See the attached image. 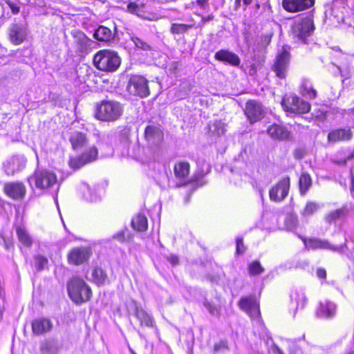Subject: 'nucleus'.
<instances>
[{
	"label": "nucleus",
	"mask_w": 354,
	"mask_h": 354,
	"mask_svg": "<svg viewBox=\"0 0 354 354\" xmlns=\"http://www.w3.org/2000/svg\"><path fill=\"white\" fill-rule=\"evenodd\" d=\"M267 133H288L284 131L283 128L278 124H272L269 126L267 129Z\"/></svg>",
	"instance_id": "37998d69"
},
{
	"label": "nucleus",
	"mask_w": 354,
	"mask_h": 354,
	"mask_svg": "<svg viewBox=\"0 0 354 354\" xmlns=\"http://www.w3.org/2000/svg\"><path fill=\"white\" fill-rule=\"evenodd\" d=\"M91 275L93 282L99 286H103L108 280L106 272L100 268H95Z\"/></svg>",
	"instance_id": "c756f323"
},
{
	"label": "nucleus",
	"mask_w": 354,
	"mask_h": 354,
	"mask_svg": "<svg viewBox=\"0 0 354 354\" xmlns=\"http://www.w3.org/2000/svg\"><path fill=\"white\" fill-rule=\"evenodd\" d=\"M221 348H227V343L225 342H220L218 344H216L214 346V351L217 352Z\"/></svg>",
	"instance_id": "8fccbe9b"
},
{
	"label": "nucleus",
	"mask_w": 354,
	"mask_h": 354,
	"mask_svg": "<svg viewBox=\"0 0 354 354\" xmlns=\"http://www.w3.org/2000/svg\"><path fill=\"white\" fill-rule=\"evenodd\" d=\"M348 213V209L346 206H343L339 209L331 211L326 214L324 220L327 223H332L346 216Z\"/></svg>",
	"instance_id": "393cba45"
},
{
	"label": "nucleus",
	"mask_w": 354,
	"mask_h": 354,
	"mask_svg": "<svg viewBox=\"0 0 354 354\" xmlns=\"http://www.w3.org/2000/svg\"><path fill=\"white\" fill-rule=\"evenodd\" d=\"M5 241V245H6V248L7 250H10V248H13V243L12 241H6V240H4Z\"/></svg>",
	"instance_id": "680f3d73"
},
{
	"label": "nucleus",
	"mask_w": 354,
	"mask_h": 354,
	"mask_svg": "<svg viewBox=\"0 0 354 354\" xmlns=\"http://www.w3.org/2000/svg\"><path fill=\"white\" fill-rule=\"evenodd\" d=\"M262 104L255 100H249L245 104V114L250 123L256 122L264 116Z\"/></svg>",
	"instance_id": "9b49d317"
},
{
	"label": "nucleus",
	"mask_w": 354,
	"mask_h": 354,
	"mask_svg": "<svg viewBox=\"0 0 354 354\" xmlns=\"http://www.w3.org/2000/svg\"><path fill=\"white\" fill-rule=\"evenodd\" d=\"M127 10L130 13L138 15L140 8L136 3H130L127 6Z\"/></svg>",
	"instance_id": "49530a36"
},
{
	"label": "nucleus",
	"mask_w": 354,
	"mask_h": 354,
	"mask_svg": "<svg viewBox=\"0 0 354 354\" xmlns=\"http://www.w3.org/2000/svg\"><path fill=\"white\" fill-rule=\"evenodd\" d=\"M214 57L216 59L225 62L234 66H239L241 64L239 57L234 53L227 50H220L217 51Z\"/></svg>",
	"instance_id": "412c9836"
},
{
	"label": "nucleus",
	"mask_w": 354,
	"mask_h": 354,
	"mask_svg": "<svg viewBox=\"0 0 354 354\" xmlns=\"http://www.w3.org/2000/svg\"><path fill=\"white\" fill-rule=\"evenodd\" d=\"M333 67L335 69L334 71V73L336 75L337 73L340 74V75L344 79H348L351 76V72L348 68L342 69L339 66H337L333 64Z\"/></svg>",
	"instance_id": "79ce46f5"
},
{
	"label": "nucleus",
	"mask_w": 354,
	"mask_h": 354,
	"mask_svg": "<svg viewBox=\"0 0 354 354\" xmlns=\"http://www.w3.org/2000/svg\"><path fill=\"white\" fill-rule=\"evenodd\" d=\"M236 8L241 6V0H235Z\"/></svg>",
	"instance_id": "774afa93"
},
{
	"label": "nucleus",
	"mask_w": 354,
	"mask_h": 354,
	"mask_svg": "<svg viewBox=\"0 0 354 354\" xmlns=\"http://www.w3.org/2000/svg\"><path fill=\"white\" fill-rule=\"evenodd\" d=\"M16 233L19 241L25 247L30 248L32 245V239L26 229L21 226L16 228Z\"/></svg>",
	"instance_id": "a878e982"
},
{
	"label": "nucleus",
	"mask_w": 354,
	"mask_h": 354,
	"mask_svg": "<svg viewBox=\"0 0 354 354\" xmlns=\"http://www.w3.org/2000/svg\"><path fill=\"white\" fill-rule=\"evenodd\" d=\"M315 0H283V8L288 12H296L312 7Z\"/></svg>",
	"instance_id": "dca6fc26"
},
{
	"label": "nucleus",
	"mask_w": 354,
	"mask_h": 354,
	"mask_svg": "<svg viewBox=\"0 0 354 354\" xmlns=\"http://www.w3.org/2000/svg\"><path fill=\"white\" fill-rule=\"evenodd\" d=\"M35 259V266L37 271H40L44 269V268L47 265L48 263V259L40 254L36 255L34 257Z\"/></svg>",
	"instance_id": "a19ab883"
},
{
	"label": "nucleus",
	"mask_w": 354,
	"mask_h": 354,
	"mask_svg": "<svg viewBox=\"0 0 354 354\" xmlns=\"http://www.w3.org/2000/svg\"><path fill=\"white\" fill-rule=\"evenodd\" d=\"M133 315L139 320L141 326L149 328H153L155 326V322L153 317L149 315L142 307L137 303L133 302Z\"/></svg>",
	"instance_id": "aec40b11"
},
{
	"label": "nucleus",
	"mask_w": 354,
	"mask_h": 354,
	"mask_svg": "<svg viewBox=\"0 0 354 354\" xmlns=\"http://www.w3.org/2000/svg\"><path fill=\"white\" fill-rule=\"evenodd\" d=\"M5 193L14 200H21L26 195V187L22 183L12 182L4 185Z\"/></svg>",
	"instance_id": "f3484780"
},
{
	"label": "nucleus",
	"mask_w": 354,
	"mask_h": 354,
	"mask_svg": "<svg viewBox=\"0 0 354 354\" xmlns=\"http://www.w3.org/2000/svg\"><path fill=\"white\" fill-rule=\"evenodd\" d=\"M97 197L96 196H91L89 200L92 202H95L97 201Z\"/></svg>",
	"instance_id": "69168bd1"
},
{
	"label": "nucleus",
	"mask_w": 354,
	"mask_h": 354,
	"mask_svg": "<svg viewBox=\"0 0 354 354\" xmlns=\"http://www.w3.org/2000/svg\"><path fill=\"white\" fill-rule=\"evenodd\" d=\"M305 244L306 247L313 250L322 249L328 250L333 252H336L340 254L344 253V248L347 247L346 243L341 245H334L328 241L316 238H311L306 239L302 236H299Z\"/></svg>",
	"instance_id": "6e6552de"
},
{
	"label": "nucleus",
	"mask_w": 354,
	"mask_h": 354,
	"mask_svg": "<svg viewBox=\"0 0 354 354\" xmlns=\"http://www.w3.org/2000/svg\"><path fill=\"white\" fill-rule=\"evenodd\" d=\"M348 113L351 118L349 127L354 129V107L351 109H348Z\"/></svg>",
	"instance_id": "864d4df0"
},
{
	"label": "nucleus",
	"mask_w": 354,
	"mask_h": 354,
	"mask_svg": "<svg viewBox=\"0 0 354 354\" xmlns=\"http://www.w3.org/2000/svg\"><path fill=\"white\" fill-rule=\"evenodd\" d=\"M71 35L77 50L81 53H87L91 48L93 41L79 30H73Z\"/></svg>",
	"instance_id": "ddd939ff"
},
{
	"label": "nucleus",
	"mask_w": 354,
	"mask_h": 354,
	"mask_svg": "<svg viewBox=\"0 0 354 354\" xmlns=\"http://www.w3.org/2000/svg\"><path fill=\"white\" fill-rule=\"evenodd\" d=\"M67 289L72 301L77 304L88 301L92 296L91 289L80 277H73L68 282Z\"/></svg>",
	"instance_id": "f03ea898"
},
{
	"label": "nucleus",
	"mask_w": 354,
	"mask_h": 354,
	"mask_svg": "<svg viewBox=\"0 0 354 354\" xmlns=\"http://www.w3.org/2000/svg\"><path fill=\"white\" fill-rule=\"evenodd\" d=\"M315 29L313 21L310 17H305L295 23L292 31L295 38L304 44L307 43V38L310 37Z\"/></svg>",
	"instance_id": "39448f33"
},
{
	"label": "nucleus",
	"mask_w": 354,
	"mask_h": 354,
	"mask_svg": "<svg viewBox=\"0 0 354 354\" xmlns=\"http://www.w3.org/2000/svg\"><path fill=\"white\" fill-rule=\"evenodd\" d=\"M290 298L292 302L296 303V310H298L299 308L302 309L304 308L307 299L302 290H295L293 293H292Z\"/></svg>",
	"instance_id": "2f4dec72"
},
{
	"label": "nucleus",
	"mask_w": 354,
	"mask_h": 354,
	"mask_svg": "<svg viewBox=\"0 0 354 354\" xmlns=\"http://www.w3.org/2000/svg\"><path fill=\"white\" fill-rule=\"evenodd\" d=\"M204 306L207 309V310L213 315H217L218 314V310L216 307L213 306L208 301L205 300L203 303Z\"/></svg>",
	"instance_id": "c03bdc74"
},
{
	"label": "nucleus",
	"mask_w": 354,
	"mask_h": 354,
	"mask_svg": "<svg viewBox=\"0 0 354 354\" xmlns=\"http://www.w3.org/2000/svg\"><path fill=\"white\" fill-rule=\"evenodd\" d=\"M113 239L122 243L126 240L125 238V230H122L113 235Z\"/></svg>",
	"instance_id": "de8ad7c7"
},
{
	"label": "nucleus",
	"mask_w": 354,
	"mask_h": 354,
	"mask_svg": "<svg viewBox=\"0 0 354 354\" xmlns=\"http://www.w3.org/2000/svg\"><path fill=\"white\" fill-rule=\"evenodd\" d=\"M97 156V149L93 147L88 151L82 153L81 156L72 158L69 161L71 167L77 169L84 165L95 160Z\"/></svg>",
	"instance_id": "2eb2a0df"
},
{
	"label": "nucleus",
	"mask_w": 354,
	"mask_h": 354,
	"mask_svg": "<svg viewBox=\"0 0 354 354\" xmlns=\"http://www.w3.org/2000/svg\"><path fill=\"white\" fill-rule=\"evenodd\" d=\"M319 208V205L315 202L308 201L307 202L304 209H303L301 214L304 216H308L315 213Z\"/></svg>",
	"instance_id": "4c0bfd02"
},
{
	"label": "nucleus",
	"mask_w": 354,
	"mask_h": 354,
	"mask_svg": "<svg viewBox=\"0 0 354 354\" xmlns=\"http://www.w3.org/2000/svg\"><path fill=\"white\" fill-rule=\"evenodd\" d=\"M189 171V165L186 162H180L174 166V173L177 178H183L186 177Z\"/></svg>",
	"instance_id": "f704fd0d"
},
{
	"label": "nucleus",
	"mask_w": 354,
	"mask_h": 354,
	"mask_svg": "<svg viewBox=\"0 0 354 354\" xmlns=\"http://www.w3.org/2000/svg\"><path fill=\"white\" fill-rule=\"evenodd\" d=\"M264 271L263 268L257 261H253L248 266V272L250 275H258Z\"/></svg>",
	"instance_id": "ea45409f"
},
{
	"label": "nucleus",
	"mask_w": 354,
	"mask_h": 354,
	"mask_svg": "<svg viewBox=\"0 0 354 354\" xmlns=\"http://www.w3.org/2000/svg\"><path fill=\"white\" fill-rule=\"evenodd\" d=\"M283 110L289 113H306L310 109V104L295 95L283 97L281 101Z\"/></svg>",
	"instance_id": "20e7f679"
},
{
	"label": "nucleus",
	"mask_w": 354,
	"mask_h": 354,
	"mask_svg": "<svg viewBox=\"0 0 354 354\" xmlns=\"http://www.w3.org/2000/svg\"><path fill=\"white\" fill-rule=\"evenodd\" d=\"M39 349L42 354H57L59 346L55 341L46 339L41 343Z\"/></svg>",
	"instance_id": "cd10ccee"
},
{
	"label": "nucleus",
	"mask_w": 354,
	"mask_h": 354,
	"mask_svg": "<svg viewBox=\"0 0 354 354\" xmlns=\"http://www.w3.org/2000/svg\"><path fill=\"white\" fill-rule=\"evenodd\" d=\"M299 185L301 194L305 195L312 185L310 176L306 172H303L300 176Z\"/></svg>",
	"instance_id": "7c9ffc66"
},
{
	"label": "nucleus",
	"mask_w": 354,
	"mask_h": 354,
	"mask_svg": "<svg viewBox=\"0 0 354 354\" xmlns=\"http://www.w3.org/2000/svg\"><path fill=\"white\" fill-rule=\"evenodd\" d=\"M354 158V151L347 157V160Z\"/></svg>",
	"instance_id": "338daca9"
},
{
	"label": "nucleus",
	"mask_w": 354,
	"mask_h": 354,
	"mask_svg": "<svg viewBox=\"0 0 354 354\" xmlns=\"http://www.w3.org/2000/svg\"><path fill=\"white\" fill-rule=\"evenodd\" d=\"M30 185L35 183L38 189H46L53 186L57 182L56 175L47 169H37L35 174L28 178Z\"/></svg>",
	"instance_id": "0eeeda50"
},
{
	"label": "nucleus",
	"mask_w": 354,
	"mask_h": 354,
	"mask_svg": "<svg viewBox=\"0 0 354 354\" xmlns=\"http://www.w3.org/2000/svg\"><path fill=\"white\" fill-rule=\"evenodd\" d=\"M337 306L335 303L330 301H322L317 311L319 317L331 319L336 313Z\"/></svg>",
	"instance_id": "4be33fe9"
},
{
	"label": "nucleus",
	"mask_w": 354,
	"mask_h": 354,
	"mask_svg": "<svg viewBox=\"0 0 354 354\" xmlns=\"http://www.w3.org/2000/svg\"><path fill=\"white\" fill-rule=\"evenodd\" d=\"M145 133H156V132L155 131L153 127L147 126V127H146V128L145 129Z\"/></svg>",
	"instance_id": "052dcab7"
},
{
	"label": "nucleus",
	"mask_w": 354,
	"mask_h": 354,
	"mask_svg": "<svg viewBox=\"0 0 354 354\" xmlns=\"http://www.w3.org/2000/svg\"><path fill=\"white\" fill-rule=\"evenodd\" d=\"M122 113V107L119 102L103 101L96 109L95 116L103 121H114Z\"/></svg>",
	"instance_id": "7ed1b4c3"
},
{
	"label": "nucleus",
	"mask_w": 354,
	"mask_h": 354,
	"mask_svg": "<svg viewBox=\"0 0 354 354\" xmlns=\"http://www.w3.org/2000/svg\"><path fill=\"white\" fill-rule=\"evenodd\" d=\"M127 88L130 94L142 98L147 97L150 93L148 80L142 75H132L129 80Z\"/></svg>",
	"instance_id": "423d86ee"
},
{
	"label": "nucleus",
	"mask_w": 354,
	"mask_h": 354,
	"mask_svg": "<svg viewBox=\"0 0 354 354\" xmlns=\"http://www.w3.org/2000/svg\"><path fill=\"white\" fill-rule=\"evenodd\" d=\"M288 134H270L271 138L272 139H283L284 138H286Z\"/></svg>",
	"instance_id": "4d7b16f0"
},
{
	"label": "nucleus",
	"mask_w": 354,
	"mask_h": 354,
	"mask_svg": "<svg viewBox=\"0 0 354 354\" xmlns=\"http://www.w3.org/2000/svg\"><path fill=\"white\" fill-rule=\"evenodd\" d=\"M141 139L144 140L147 147L155 149L158 147L163 140L162 134H142ZM140 138L138 137V141L140 142Z\"/></svg>",
	"instance_id": "b1692460"
},
{
	"label": "nucleus",
	"mask_w": 354,
	"mask_h": 354,
	"mask_svg": "<svg viewBox=\"0 0 354 354\" xmlns=\"http://www.w3.org/2000/svg\"><path fill=\"white\" fill-rule=\"evenodd\" d=\"M295 156L297 159H301L304 157V153L302 150L297 149L295 151Z\"/></svg>",
	"instance_id": "13d9d810"
},
{
	"label": "nucleus",
	"mask_w": 354,
	"mask_h": 354,
	"mask_svg": "<svg viewBox=\"0 0 354 354\" xmlns=\"http://www.w3.org/2000/svg\"><path fill=\"white\" fill-rule=\"evenodd\" d=\"M317 274L318 277H319L321 279H325L326 277V272L323 268H319L317 270Z\"/></svg>",
	"instance_id": "5fc2aeb1"
},
{
	"label": "nucleus",
	"mask_w": 354,
	"mask_h": 354,
	"mask_svg": "<svg viewBox=\"0 0 354 354\" xmlns=\"http://www.w3.org/2000/svg\"><path fill=\"white\" fill-rule=\"evenodd\" d=\"M131 225L137 231L145 232L148 226L147 218L144 214L140 213L132 218Z\"/></svg>",
	"instance_id": "bb28decb"
},
{
	"label": "nucleus",
	"mask_w": 354,
	"mask_h": 354,
	"mask_svg": "<svg viewBox=\"0 0 354 354\" xmlns=\"http://www.w3.org/2000/svg\"><path fill=\"white\" fill-rule=\"evenodd\" d=\"M94 38L100 41L109 42L112 41L115 37V32L104 26H99L94 32Z\"/></svg>",
	"instance_id": "5701e85b"
},
{
	"label": "nucleus",
	"mask_w": 354,
	"mask_h": 354,
	"mask_svg": "<svg viewBox=\"0 0 354 354\" xmlns=\"http://www.w3.org/2000/svg\"><path fill=\"white\" fill-rule=\"evenodd\" d=\"M239 306L252 319H257L260 316L259 304L254 296L242 297L239 302Z\"/></svg>",
	"instance_id": "4468645a"
},
{
	"label": "nucleus",
	"mask_w": 354,
	"mask_h": 354,
	"mask_svg": "<svg viewBox=\"0 0 354 354\" xmlns=\"http://www.w3.org/2000/svg\"><path fill=\"white\" fill-rule=\"evenodd\" d=\"M257 66L255 64H252L250 66L248 70V75L250 76H254L257 74Z\"/></svg>",
	"instance_id": "603ef678"
},
{
	"label": "nucleus",
	"mask_w": 354,
	"mask_h": 354,
	"mask_svg": "<svg viewBox=\"0 0 354 354\" xmlns=\"http://www.w3.org/2000/svg\"><path fill=\"white\" fill-rule=\"evenodd\" d=\"M27 27L24 23H12L9 27V39L15 45L24 42L27 36Z\"/></svg>",
	"instance_id": "f8f14e48"
},
{
	"label": "nucleus",
	"mask_w": 354,
	"mask_h": 354,
	"mask_svg": "<svg viewBox=\"0 0 354 354\" xmlns=\"http://www.w3.org/2000/svg\"><path fill=\"white\" fill-rule=\"evenodd\" d=\"M213 19H214V16L212 15H209L207 17H203L202 21L204 23H206V22L213 20Z\"/></svg>",
	"instance_id": "bf43d9fd"
},
{
	"label": "nucleus",
	"mask_w": 354,
	"mask_h": 354,
	"mask_svg": "<svg viewBox=\"0 0 354 354\" xmlns=\"http://www.w3.org/2000/svg\"><path fill=\"white\" fill-rule=\"evenodd\" d=\"M91 255L90 251L86 248H76L71 250L68 254L69 263L75 266L80 265L86 261Z\"/></svg>",
	"instance_id": "a211bd4d"
},
{
	"label": "nucleus",
	"mask_w": 354,
	"mask_h": 354,
	"mask_svg": "<svg viewBox=\"0 0 354 354\" xmlns=\"http://www.w3.org/2000/svg\"><path fill=\"white\" fill-rule=\"evenodd\" d=\"M290 53L286 49L283 50L277 55L272 70L276 76L280 79H285L288 72L290 63Z\"/></svg>",
	"instance_id": "1a4fd4ad"
},
{
	"label": "nucleus",
	"mask_w": 354,
	"mask_h": 354,
	"mask_svg": "<svg viewBox=\"0 0 354 354\" xmlns=\"http://www.w3.org/2000/svg\"><path fill=\"white\" fill-rule=\"evenodd\" d=\"M327 144H334L339 141L349 140L351 138V134H327Z\"/></svg>",
	"instance_id": "e433bc0d"
},
{
	"label": "nucleus",
	"mask_w": 354,
	"mask_h": 354,
	"mask_svg": "<svg viewBox=\"0 0 354 354\" xmlns=\"http://www.w3.org/2000/svg\"><path fill=\"white\" fill-rule=\"evenodd\" d=\"M209 0H197L196 3L200 8L206 9L209 6Z\"/></svg>",
	"instance_id": "3c124183"
},
{
	"label": "nucleus",
	"mask_w": 354,
	"mask_h": 354,
	"mask_svg": "<svg viewBox=\"0 0 354 354\" xmlns=\"http://www.w3.org/2000/svg\"><path fill=\"white\" fill-rule=\"evenodd\" d=\"M53 326V322L47 318H38L32 322V333L37 335L50 332Z\"/></svg>",
	"instance_id": "6ab92c4d"
},
{
	"label": "nucleus",
	"mask_w": 354,
	"mask_h": 354,
	"mask_svg": "<svg viewBox=\"0 0 354 354\" xmlns=\"http://www.w3.org/2000/svg\"><path fill=\"white\" fill-rule=\"evenodd\" d=\"M69 140L75 150L82 148L87 143V139L84 134H71Z\"/></svg>",
	"instance_id": "473e14b6"
},
{
	"label": "nucleus",
	"mask_w": 354,
	"mask_h": 354,
	"mask_svg": "<svg viewBox=\"0 0 354 354\" xmlns=\"http://www.w3.org/2000/svg\"><path fill=\"white\" fill-rule=\"evenodd\" d=\"M290 188V178H282L269 192L270 198L274 202L283 201L288 194Z\"/></svg>",
	"instance_id": "9d476101"
},
{
	"label": "nucleus",
	"mask_w": 354,
	"mask_h": 354,
	"mask_svg": "<svg viewBox=\"0 0 354 354\" xmlns=\"http://www.w3.org/2000/svg\"><path fill=\"white\" fill-rule=\"evenodd\" d=\"M300 93L308 99H315L317 97V91L314 89L312 83L308 80H304L300 88Z\"/></svg>",
	"instance_id": "c85d7f7f"
},
{
	"label": "nucleus",
	"mask_w": 354,
	"mask_h": 354,
	"mask_svg": "<svg viewBox=\"0 0 354 354\" xmlns=\"http://www.w3.org/2000/svg\"><path fill=\"white\" fill-rule=\"evenodd\" d=\"M290 220L291 223H292V225L295 226L297 225V218L296 217L292 216L290 218Z\"/></svg>",
	"instance_id": "e2e57ef3"
},
{
	"label": "nucleus",
	"mask_w": 354,
	"mask_h": 354,
	"mask_svg": "<svg viewBox=\"0 0 354 354\" xmlns=\"http://www.w3.org/2000/svg\"><path fill=\"white\" fill-rule=\"evenodd\" d=\"M93 64L100 71L113 72L120 66L121 58L115 51L101 50L94 55Z\"/></svg>",
	"instance_id": "f257e3e1"
},
{
	"label": "nucleus",
	"mask_w": 354,
	"mask_h": 354,
	"mask_svg": "<svg viewBox=\"0 0 354 354\" xmlns=\"http://www.w3.org/2000/svg\"><path fill=\"white\" fill-rule=\"evenodd\" d=\"M236 253L238 254H243L245 250V247L243 245V239L238 237L236 240Z\"/></svg>",
	"instance_id": "a18cd8bd"
},
{
	"label": "nucleus",
	"mask_w": 354,
	"mask_h": 354,
	"mask_svg": "<svg viewBox=\"0 0 354 354\" xmlns=\"http://www.w3.org/2000/svg\"><path fill=\"white\" fill-rule=\"evenodd\" d=\"M243 4L245 6H247L250 5L252 3V0H243Z\"/></svg>",
	"instance_id": "0e129e2a"
},
{
	"label": "nucleus",
	"mask_w": 354,
	"mask_h": 354,
	"mask_svg": "<svg viewBox=\"0 0 354 354\" xmlns=\"http://www.w3.org/2000/svg\"><path fill=\"white\" fill-rule=\"evenodd\" d=\"M208 129V133H225L227 130V124L221 120L210 121Z\"/></svg>",
	"instance_id": "72a5a7b5"
},
{
	"label": "nucleus",
	"mask_w": 354,
	"mask_h": 354,
	"mask_svg": "<svg viewBox=\"0 0 354 354\" xmlns=\"http://www.w3.org/2000/svg\"><path fill=\"white\" fill-rule=\"evenodd\" d=\"M193 27V24L173 23L171 24L170 32L173 35H181L187 32Z\"/></svg>",
	"instance_id": "c9c22d12"
},
{
	"label": "nucleus",
	"mask_w": 354,
	"mask_h": 354,
	"mask_svg": "<svg viewBox=\"0 0 354 354\" xmlns=\"http://www.w3.org/2000/svg\"><path fill=\"white\" fill-rule=\"evenodd\" d=\"M7 3H8L9 8L11 9L12 12L14 15H16V14L19 13V7L17 4L13 3L11 1H7Z\"/></svg>",
	"instance_id": "09e8293b"
},
{
	"label": "nucleus",
	"mask_w": 354,
	"mask_h": 354,
	"mask_svg": "<svg viewBox=\"0 0 354 354\" xmlns=\"http://www.w3.org/2000/svg\"><path fill=\"white\" fill-rule=\"evenodd\" d=\"M131 41L134 43L135 46L138 48L145 51L151 50V46L147 41L138 37L137 36H132Z\"/></svg>",
	"instance_id": "58836bf2"
},
{
	"label": "nucleus",
	"mask_w": 354,
	"mask_h": 354,
	"mask_svg": "<svg viewBox=\"0 0 354 354\" xmlns=\"http://www.w3.org/2000/svg\"><path fill=\"white\" fill-rule=\"evenodd\" d=\"M168 261L174 266L178 263V258L175 255H171L168 258Z\"/></svg>",
	"instance_id": "6e6d98bb"
}]
</instances>
